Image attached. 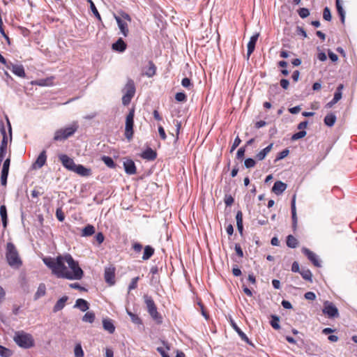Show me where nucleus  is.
I'll use <instances>...</instances> for the list:
<instances>
[{
	"instance_id": "1",
	"label": "nucleus",
	"mask_w": 357,
	"mask_h": 357,
	"mask_svg": "<svg viewBox=\"0 0 357 357\" xmlns=\"http://www.w3.org/2000/svg\"><path fill=\"white\" fill-rule=\"evenodd\" d=\"M43 261L52 270V273L59 278L81 280L84 275V272L79 266L78 262L75 261L70 254L59 255L55 259L45 257Z\"/></svg>"
},
{
	"instance_id": "16",
	"label": "nucleus",
	"mask_w": 357,
	"mask_h": 357,
	"mask_svg": "<svg viewBox=\"0 0 357 357\" xmlns=\"http://www.w3.org/2000/svg\"><path fill=\"white\" fill-rule=\"evenodd\" d=\"M46 160H47L46 151H43L38 156V158L33 165L34 167L35 168H41L45 164Z\"/></svg>"
},
{
	"instance_id": "55",
	"label": "nucleus",
	"mask_w": 357,
	"mask_h": 357,
	"mask_svg": "<svg viewBox=\"0 0 357 357\" xmlns=\"http://www.w3.org/2000/svg\"><path fill=\"white\" fill-rule=\"evenodd\" d=\"M118 16H120L121 20H125L129 22H131L130 16L128 13H125L124 11H119Z\"/></svg>"
},
{
	"instance_id": "42",
	"label": "nucleus",
	"mask_w": 357,
	"mask_h": 357,
	"mask_svg": "<svg viewBox=\"0 0 357 357\" xmlns=\"http://www.w3.org/2000/svg\"><path fill=\"white\" fill-rule=\"evenodd\" d=\"M12 354L13 352L11 350L0 345V356L1 357H10Z\"/></svg>"
},
{
	"instance_id": "60",
	"label": "nucleus",
	"mask_w": 357,
	"mask_h": 357,
	"mask_svg": "<svg viewBox=\"0 0 357 357\" xmlns=\"http://www.w3.org/2000/svg\"><path fill=\"white\" fill-rule=\"evenodd\" d=\"M234 202V198L231 195H227L225 198V203L226 206H231Z\"/></svg>"
},
{
	"instance_id": "8",
	"label": "nucleus",
	"mask_w": 357,
	"mask_h": 357,
	"mask_svg": "<svg viewBox=\"0 0 357 357\" xmlns=\"http://www.w3.org/2000/svg\"><path fill=\"white\" fill-rule=\"evenodd\" d=\"M105 280L109 285L115 283V268L113 266L106 267L105 269Z\"/></svg>"
},
{
	"instance_id": "28",
	"label": "nucleus",
	"mask_w": 357,
	"mask_h": 357,
	"mask_svg": "<svg viewBox=\"0 0 357 357\" xmlns=\"http://www.w3.org/2000/svg\"><path fill=\"white\" fill-rule=\"evenodd\" d=\"M153 254H154V249L150 245H146L144 248L142 259L148 260L153 255Z\"/></svg>"
},
{
	"instance_id": "25",
	"label": "nucleus",
	"mask_w": 357,
	"mask_h": 357,
	"mask_svg": "<svg viewBox=\"0 0 357 357\" xmlns=\"http://www.w3.org/2000/svg\"><path fill=\"white\" fill-rule=\"evenodd\" d=\"M273 146V144L271 143L268 146H266L265 149H264L263 150L259 151L256 155V158H257V160H264L266 158V156L267 155V154L271 151Z\"/></svg>"
},
{
	"instance_id": "24",
	"label": "nucleus",
	"mask_w": 357,
	"mask_h": 357,
	"mask_svg": "<svg viewBox=\"0 0 357 357\" xmlns=\"http://www.w3.org/2000/svg\"><path fill=\"white\" fill-rule=\"evenodd\" d=\"M126 93L134 96L135 93V86L134 81L129 79L125 86Z\"/></svg>"
},
{
	"instance_id": "47",
	"label": "nucleus",
	"mask_w": 357,
	"mask_h": 357,
	"mask_svg": "<svg viewBox=\"0 0 357 357\" xmlns=\"http://www.w3.org/2000/svg\"><path fill=\"white\" fill-rule=\"evenodd\" d=\"M323 18L326 21H331L332 16L331 10L328 7H326L323 11Z\"/></svg>"
},
{
	"instance_id": "29",
	"label": "nucleus",
	"mask_w": 357,
	"mask_h": 357,
	"mask_svg": "<svg viewBox=\"0 0 357 357\" xmlns=\"http://www.w3.org/2000/svg\"><path fill=\"white\" fill-rule=\"evenodd\" d=\"M73 172H76L81 176H87L89 174L90 169L85 168L82 165H76Z\"/></svg>"
},
{
	"instance_id": "23",
	"label": "nucleus",
	"mask_w": 357,
	"mask_h": 357,
	"mask_svg": "<svg viewBox=\"0 0 357 357\" xmlns=\"http://www.w3.org/2000/svg\"><path fill=\"white\" fill-rule=\"evenodd\" d=\"M102 326L103 328L111 334H112L115 331V326L111 319H104L102 320Z\"/></svg>"
},
{
	"instance_id": "20",
	"label": "nucleus",
	"mask_w": 357,
	"mask_h": 357,
	"mask_svg": "<svg viewBox=\"0 0 357 357\" xmlns=\"http://www.w3.org/2000/svg\"><path fill=\"white\" fill-rule=\"evenodd\" d=\"M68 300V297L67 296H64L59 299L53 307V312H57L61 310L65 307L66 303Z\"/></svg>"
},
{
	"instance_id": "49",
	"label": "nucleus",
	"mask_w": 357,
	"mask_h": 357,
	"mask_svg": "<svg viewBox=\"0 0 357 357\" xmlns=\"http://www.w3.org/2000/svg\"><path fill=\"white\" fill-rule=\"evenodd\" d=\"M289 153V151L286 149H284L283 151H282L281 152H280L277 157H276V159L275 160H282L283 158H284L285 157H287Z\"/></svg>"
},
{
	"instance_id": "59",
	"label": "nucleus",
	"mask_w": 357,
	"mask_h": 357,
	"mask_svg": "<svg viewBox=\"0 0 357 357\" xmlns=\"http://www.w3.org/2000/svg\"><path fill=\"white\" fill-rule=\"evenodd\" d=\"M305 298L307 300L314 301L316 298V295L312 291H307L304 295Z\"/></svg>"
},
{
	"instance_id": "9",
	"label": "nucleus",
	"mask_w": 357,
	"mask_h": 357,
	"mask_svg": "<svg viewBox=\"0 0 357 357\" xmlns=\"http://www.w3.org/2000/svg\"><path fill=\"white\" fill-rule=\"evenodd\" d=\"M59 160L61 162L62 165L68 170L73 171L76 165L74 162L73 160L69 158L66 155H61L59 156Z\"/></svg>"
},
{
	"instance_id": "50",
	"label": "nucleus",
	"mask_w": 357,
	"mask_h": 357,
	"mask_svg": "<svg viewBox=\"0 0 357 357\" xmlns=\"http://www.w3.org/2000/svg\"><path fill=\"white\" fill-rule=\"evenodd\" d=\"M337 10L339 15L340 16V20H341L342 23L344 24V20H345V12L343 10L342 6H338V7L337 8Z\"/></svg>"
},
{
	"instance_id": "2",
	"label": "nucleus",
	"mask_w": 357,
	"mask_h": 357,
	"mask_svg": "<svg viewBox=\"0 0 357 357\" xmlns=\"http://www.w3.org/2000/svg\"><path fill=\"white\" fill-rule=\"evenodd\" d=\"M6 259L10 266L19 268L22 265L17 249L13 243H8L6 249Z\"/></svg>"
},
{
	"instance_id": "41",
	"label": "nucleus",
	"mask_w": 357,
	"mask_h": 357,
	"mask_svg": "<svg viewBox=\"0 0 357 357\" xmlns=\"http://www.w3.org/2000/svg\"><path fill=\"white\" fill-rule=\"evenodd\" d=\"M75 357H83L84 356V351L82 348L81 344L77 343L74 349Z\"/></svg>"
},
{
	"instance_id": "62",
	"label": "nucleus",
	"mask_w": 357,
	"mask_h": 357,
	"mask_svg": "<svg viewBox=\"0 0 357 357\" xmlns=\"http://www.w3.org/2000/svg\"><path fill=\"white\" fill-rule=\"evenodd\" d=\"M8 173L1 172V183L2 185H6L7 183Z\"/></svg>"
},
{
	"instance_id": "61",
	"label": "nucleus",
	"mask_w": 357,
	"mask_h": 357,
	"mask_svg": "<svg viewBox=\"0 0 357 357\" xmlns=\"http://www.w3.org/2000/svg\"><path fill=\"white\" fill-rule=\"evenodd\" d=\"M234 248H235V251H236V255L239 257H243V250L241 249L240 245L239 244H236Z\"/></svg>"
},
{
	"instance_id": "18",
	"label": "nucleus",
	"mask_w": 357,
	"mask_h": 357,
	"mask_svg": "<svg viewBox=\"0 0 357 357\" xmlns=\"http://www.w3.org/2000/svg\"><path fill=\"white\" fill-rule=\"evenodd\" d=\"M126 44L122 38H119L117 41L112 44V49L116 52H123L126 49Z\"/></svg>"
},
{
	"instance_id": "26",
	"label": "nucleus",
	"mask_w": 357,
	"mask_h": 357,
	"mask_svg": "<svg viewBox=\"0 0 357 357\" xmlns=\"http://www.w3.org/2000/svg\"><path fill=\"white\" fill-rule=\"evenodd\" d=\"M324 121L326 126L332 127L336 121V116L333 113L328 114L325 116Z\"/></svg>"
},
{
	"instance_id": "6",
	"label": "nucleus",
	"mask_w": 357,
	"mask_h": 357,
	"mask_svg": "<svg viewBox=\"0 0 357 357\" xmlns=\"http://www.w3.org/2000/svg\"><path fill=\"white\" fill-rule=\"evenodd\" d=\"M134 116L135 109L132 108L130 110L126 119L125 137L128 141H130L133 137Z\"/></svg>"
},
{
	"instance_id": "4",
	"label": "nucleus",
	"mask_w": 357,
	"mask_h": 357,
	"mask_svg": "<svg viewBox=\"0 0 357 357\" xmlns=\"http://www.w3.org/2000/svg\"><path fill=\"white\" fill-rule=\"evenodd\" d=\"M143 298L149 315L157 323H162V316L158 312L156 305L152 297L151 296H149L148 294H144Z\"/></svg>"
},
{
	"instance_id": "33",
	"label": "nucleus",
	"mask_w": 357,
	"mask_h": 357,
	"mask_svg": "<svg viewBox=\"0 0 357 357\" xmlns=\"http://www.w3.org/2000/svg\"><path fill=\"white\" fill-rule=\"evenodd\" d=\"M298 245V240L292 235L287 237V245L291 248H296Z\"/></svg>"
},
{
	"instance_id": "53",
	"label": "nucleus",
	"mask_w": 357,
	"mask_h": 357,
	"mask_svg": "<svg viewBox=\"0 0 357 357\" xmlns=\"http://www.w3.org/2000/svg\"><path fill=\"white\" fill-rule=\"evenodd\" d=\"M10 159L8 158H7L4 162H3V168H2V171L3 172H6V173H8V172H9V167H10Z\"/></svg>"
},
{
	"instance_id": "36",
	"label": "nucleus",
	"mask_w": 357,
	"mask_h": 357,
	"mask_svg": "<svg viewBox=\"0 0 357 357\" xmlns=\"http://www.w3.org/2000/svg\"><path fill=\"white\" fill-rule=\"evenodd\" d=\"M95 320V314L93 312H87L82 317V321L88 323H93Z\"/></svg>"
},
{
	"instance_id": "54",
	"label": "nucleus",
	"mask_w": 357,
	"mask_h": 357,
	"mask_svg": "<svg viewBox=\"0 0 357 357\" xmlns=\"http://www.w3.org/2000/svg\"><path fill=\"white\" fill-rule=\"evenodd\" d=\"M56 218L60 221L62 222L65 219L64 213H63L62 210L61 208H57L56 211Z\"/></svg>"
},
{
	"instance_id": "56",
	"label": "nucleus",
	"mask_w": 357,
	"mask_h": 357,
	"mask_svg": "<svg viewBox=\"0 0 357 357\" xmlns=\"http://www.w3.org/2000/svg\"><path fill=\"white\" fill-rule=\"evenodd\" d=\"M241 139L237 136L234 141V143L231 147V150H230V152H233L238 146L239 144H241Z\"/></svg>"
},
{
	"instance_id": "51",
	"label": "nucleus",
	"mask_w": 357,
	"mask_h": 357,
	"mask_svg": "<svg viewBox=\"0 0 357 357\" xmlns=\"http://www.w3.org/2000/svg\"><path fill=\"white\" fill-rule=\"evenodd\" d=\"M186 98H187L186 95L184 93L178 92V93H176L175 99L178 102H184L186 100Z\"/></svg>"
},
{
	"instance_id": "30",
	"label": "nucleus",
	"mask_w": 357,
	"mask_h": 357,
	"mask_svg": "<svg viewBox=\"0 0 357 357\" xmlns=\"http://www.w3.org/2000/svg\"><path fill=\"white\" fill-rule=\"evenodd\" d=\"M95 233V227L91 225H87L82 230V236H90Z\"/></svg>"
},
{
	"instance_id": "39",
	"label": "nucleus",
	"mask_w": 357,
	"mask_h": 357,
	"mask_svg": "<svg viewBox=\"0 0 357 357\" xmlns=\"http://www.w3.org/2000/svg\"><path fill=\"white\" fill-rule=\"evenodd\" d=\"M279 322H280V318L278 316H276V315L271 316V325L274 329L278 330L280 328Z\"/></svg>"
},
{
	"instance_id": "38",
	"label": "nucleus",
	"mask_w": 357,
	"mask_h": 357,
	"mask_svg": "<svg viewBox=\"0 0 357 357\" xmlns=\"http://www.w3.org/2000/svg\"><path fill=\"white\" fill-rule=\"evenodd\" d=\"M102 160L107 167L110 168H114L116 166L113 159L109 156L103 155L102 157Z\"/></svg>"
},
{
	"instance_id": "44",
	"label": "nucleus",
	"mask_w": 357,
	"mask_h": 357,
	"mask_svg": "<svg viewBox=\"0 0 357 357\" xmlns=\"http://www.w3.org/2000/svg\"><path fill=\"white\" fill-rule=\"evenodd\" d=\"M128 314L130 316L132 321L136 324H141L142 321L140 318L135 314L127 310Z\"/></svg>"
},
{
	"instance_id": "31",
	"label": "nucleus",
	"mask_w": 357,
	"mask_h": 357,
	"mask_svg": "<svg viewBox=\"0 0 357 357\" xmlns=\"http://www.w3.org/2000/svg\"><path fill=\"white\" fill-rule=\"evenodd\" d=\"M0 215L1 217L3 227L6 228L7 227V209L5 205L0 206Z\"/></svg>"
},
{
	"instance_id": "17",
	"label": "nucleus",
	"mask_w": 357,
	"mask_h": 357,
	"mask_svg": "<svg viewBox=\"0 0 357 357\" xmlns=\"http://www.w3.org/2000/svg\"><path fill=\"white\" fill-rule=\"evenodd\" d=\"M295 198L296 196L294 195L293 197L291 204V218H292V227L295 229L297 226V215H296V203H295Z\"/></svg>"
},
{
	"instance_id": "12",
	"label": "nucleus",
	"mask_w": 357,
	"mask_h": 357,
	"mask_svg": "<svg viewBox=\"0 0 357 357\" xmlns=\"http://www.w3.org/2000/svg\"><path fill=\"white\" fill-rule=\"evenodd\" d=\"M259 36V33H256L254 34L250 39V41L248 43V51H247V56L248 58L252 54L255 50L256 43Z\"/></svg>"
},
{
	"instance_id": "46",
	"label": "nucleus",
	"mask_w": 357,
	"mask_h": 357,
	"mask_svg": "<svg viewBox=\"0 0 357 357\" xmlns=\"http://www.w3.org/2000/svg\"><path fill=\"white\" fill-rule=\"evenodd\" d=\"M298 13L301 18H305L310 15V11L307 8H301L298 10Z\"/></svg>"
},
{
	"instance_id": "15",
	"label": "nucleus",
	"mask_w": 357,
	"mask_h": 357,
	"mask_svg": "<svg viewBox=\"0 0 357 357\" xmlns=\"http://www.w3.org/2000/svg\"><path fill=\"white\" fill-rule=\"evenodd\" d=\"M125 172L126 174L132 175L136 173V167L135 162L132 160H128L123 162Z\"/></svg>"
},
{
	"instance_id": "19",
	"label": "nucleus",
	"mask_w": 357,
	"mask_h": 357,
	"mask_svg": "<svg viewBox=\"0 0 357 357\" xmlns=\"http://www.w3.org/2000/svg\"><path fill=\"white\" fill-rule=\"evenodd\" d=\"M1 132L3 135V139L0 144V152L6 153L7 145H8V137L3 127L1 129Z\"/></svg>"
},
{
	"instance_id": "32",
	"label": "nucleus",
	"mask_w": 357,
	"mask_h": 357,
	"mask_svg": "<svg viewBox=\"0 0 357 357\" xmlns=\"http://www.w3.org/2000/svg\"><path fill=\"white\" fill-rule=\"evenodd\" d=\"M231 326L243 340L245 341L248 343H250L249 339L247 337V335L238 328L236 324L233 321H231Z\"/></svg>"
},
{
	"instance_id": "45",
	"label": "nucleus",
	"mask_w": 357,
	"mask_h": 357,
	"mask_svg": "<svg viewBox=\"0 0 357 357\" xmlns=\"http://www.w3.org/2000/svg\"><path fill=\"white\" fill-rule=\"evenodd\" d=\"M139 280V277H135L132 279L129 286H128V291H130L132 289H135L137 287V282Z\"/></svg>"
},
{
	"instance_id": "37",
	"label": "nucleus",
	"mask_w": 357,
	"mask_h": 357,
	"mask_svg": "<svg viewBox=\"0 0 357 357\" xmlns=\"http://www.w3.org/2000/svg\"><path fill=\"white\" fill-rule=\"evenodd\" d=\"M344 89V85L342 84H340L335 92L333 99L335 102H338L342 98V91Z\"/></svg>"
},
{
	"instance_id": "40",
	"label": "nucleus",
	"mask_w": 357,
	"mask_h": 357,
	"mask_svg": "<svg viewBox=\"0 0 357 357\" xmlns=\"http://www.w3.org/2000/svg\"><path fill=\"white\" fill-rule=\"evenodd\" d=\"M87 2L89 3L90 4V8L92 11V13H93V15L97 17V19L100 21L101 20V17H100V15L99 14L94 3L93 2L92 0H87Z\"/></svg>"
},
{
	"instance_id": "22",
	"label": "nucleus",
	"mask_w": 357,
	"mask_h": 357,
	"mask_svg": "<svg viewBox=\"0 0 357 357\" xmlns=\"http://www.w3.org/2000/svg\"><path fill=\"white\" fill-rule=\"evenodd\" d=\"M75 307L79 308L82 312H86L89 310V305L84 299L78 298L75 302Z\"/></svg>"
},
{
	"instance_id": "3",
	"label": "nucleus",
	"mask_w": 357,
	"mask_h": 357,
	"mask_svg": "<svg viewBox=\"0 0 357 357\" xmlns=\"http://www.w3.org/2000/svg\"><path fill=\"white\" fill-rule=\"evenodd\" d=\"M13 340L19 347L24 349H29L34 346L33 336L23 331L15 332Z\"/></svg>"
},
{
	"instance_id": "58",
	"label": "nucleus",
	"mask_w": 357,
	"mask_h": 357,
	"mask_svg": "<svg viewBox=\"0 0 357 357\" xmlns=\"http://www.w3.org/2000/svg\"><path fill=\"white\" fill-rule=\"evenodd\" d=\"M70 287L72 289H79V291H87V289L85 287L80 286L78 283H71V284H70Z\"/></svg>"
},
{
	"instance_id": "14",
	"label": "nucleus",
	"mask_w": 357,
	"mask_h": 357,
	"mask_svg": "<svg viewBox=\"0 0 357 357\" xmlns=\"http://www.w3.org/2000/svg\"><path fill=\"white\" fill-rule=\"evenodd\" d=\"M287 185L286 183H283L282 181H278L274 183L272 188V191L275 194L279 195L287 189Z\"/></svg>"
},
{
	"instance_id": "10",
	"label": "nucleus",
	"mask_w": 357,
	"mask_h": 357,
	"mask_svg": "<svg viewBox=\"0 0 357 357\" xmlns=\"http://www.w3.org/2000/svg\"><path fill=\"white\" fill-rule=\"evenodd\" d=\"M302 252L315 266L319 267L321 266L317 256L312 251L310 250L308 248H303Z\"/></svg>"
},
{
	"instance_id": "35",
	"label": "nucleus",
	"mask_w": 357,
	"mask_h": 357,
	"mask_svg": "<svg viewBox=\"0 0 357 357\" xmlns=\"http://www.w3.org/2000/svg\"><path fill=\"white\" fill-rule=\"evenodd\" d=\"M149 66L145 72V75L149 77H151L155 74L156 67L152 61H149Z\"/></svg>"
},
{
	"instance_id": "43",
	"label": "nucleus",
	"mask_w": 357,
	"mask_h": 357,
	"mask_svg": "<svg viewBox=\"0 0 357 357\" xmlns=\"http://www.w3.org/2000/svg\"><path fill=\"white\" fill-rule=\"evenodd\" d=\"M306 135H307L306 131H305V130H300L299 132L294 134L291 136V139L292 141H296V140H298L299 139H301V138L305 137Z\"/></svg>"
},
{
	"instance_id": "34",
	"label": "nucleus",
	"mask_w": 357,
	"mask_h": 357,
	"mask_svg": "<svg viewBox=\"0 0 357 357\" xmlns=\"http://www.w3.org/2000/svg\"><path fill=\"white\" fill-rule=\"evenodd\" d=\"M300 274L304 280L312 282V274L309 269L302 268Z\"/></svg>"
},
{
	"instance_id": "21",
	"label": "nucleus",
	"mask_w": 357,
	"mask_h": 357,
	"mask_svg": "<svg viewBox=\"0 0 357 357\" xmlns=\"http://www.w3.org/2000/svg\"><path fill=\"white\" fill-rule=\"evenodd\" d=\"M142 157L144 159H146L148 160H153L157 157V153L155 151H153L151 148H147L142 154Z\"/></svg>"
},
{
	"instance_id": "5",
	"label": "nucleus",
	"mask_w": 357,
	"mask_h": 357,
	"mask_svg": "<svg viewBox=\"0 0 357 357\" xmlns=\"http://www.w3.org/2000/svg\"><path fill=\"white\" fill-rule=\"evenodd\" d=\"M78 129V125L74 123L71 126L57 130L54 136V140L63 141L72 136Z\"/></svg>"
},
{
	"instance_id": "64",
	"label": "nucleus",
	"mask_w": 357,
	"mask_h": 357,
	"mask_svg": "<svg viewBox=\"0 0 357 357\" xmlns=\"http://www.w3.org/2000/svg\"><path fill=\"white\" fill-rule=\"evenodd\" d=\"M142 245L140 244L139 243H135L133 245H132V248L133 250H135V252L139 253L142 251Z\"/></svg>"
},
{
	"instance_id": "7",
	"label": "nucleus",
	"mask_w": 357,
	"mask_h": 357,
	"mask_svg": "<svg viewBox=\"0 0 357 357\" xmlns=\"http://www.w3.org/2000/svg\"><path fill=\"white\" fill-rule=\"evenodd\" d=\"M323 313L330 318L337 317L339 316L337 308L334 304L328 301L324 303Z\"/></svg>"
},
{
	"instance_id": "63",
	"label": "nucleus",
	"mask_w": 357,
	"mask_h": 357,
	"mask_svg": "<svg viewBox=\"0 0 357 357\" xmlns=\"http://www.w3.org/2000/svg\"><path fill=\"white\" fill-rule=\"evenodd\" d=\"M236 225L243 223V213L241 211H238L236 213Z\"/></svg>"
},
{
	"instance_id": "48",
	"label": "nucleus",
	"mask_w": 357,
	"mask_h": 357,
	"mask_svg": "<svg viewBox=\"0 0 357 357\" xmlns=\"http://www.w3.org/2000/svg\"><path fill=\"white\" fill-rule=\"evenodd\" d=\"M256 165V162L252 158H247L245 160L244 165L246 168L254 167Z\"/></svg>"
},
{
	"instance_id": "13",
	"label": "nucleus",
	"mask_w": 357,
	"mask_h": 357,
	"mask_svg": "<svg viewBox=\"0 0 357 357\" xmlns=\"http://www.w3.org/2000/svg\"><path fill=\"white\" fill-rule=\"evenodd\" d=\"M10 66L6 65L8 69H10L12 72L18 77H25L26 74L24 72V67L22 65H15L10 63Z\"/></svg>"
},
{
	"instance_id": "27",
	"label": "nucleus",
	"mask_w": 357,
	"mask_h": 357,
	"mask_svg": "<svg viewBox=\"0 0 357 357\" xmlns=\"http://www.w3.org/2000/svg\"><path fill=\"white\" fill-rule=\"evenodd\" d=\"M46 287L44 283H40L38 287L37 291L34 295V300H38L39 298L45 295Z\"/></svg>"
},
{
	"instance_id": "57",
	"label": "nucleus",
	"mask_w": 357,
	"mask_h": 357,
	"mask_svg": "<svg viewBox=\"0 0 357 357\" xmlns=\"http://www.w3.org/2000/svg\"><path fill=\"white\" fill-rule=\"evenodd\" d=\"M181 84L185 88H190L191 86H192L190 79L188 77H185L182 79Z\"/></svg>"
},
{
	"instance_id": "52",
	"label": "nucleus",
	"mask_w": 357,
	"mask_h": 357,
	"mask_svg": "<svg viewBox=\"0 0 357 357\" xmlns=\"http://www.w3.org/2000/svg\"><path fill=\"white\" fill-rule=\"evenodd\" d=\"M132 98H133L132 96H130V94H127V93H125V94L123 95V96L122 98V103L124 105H128L130 102L131 99Z\"/></svg>"
},
{
	"instance_id": "11",
	"label": "nucleus",
	"mask_w": 357,
	"mask_h": 357,
	"mask_svg": "<svg viewBox=\"0 0 357 357\" xmlns=\"http://www.w3.org/2000/svg\"><path fill=\"white\" fill-rule=\"evenodd\" d=\"M114 18L118 24L119 28L123 35V36L127 37L129 33V29L128 27V24L126 22L121 20L120 16H116L114 15Z\"/></svg>"
}]
</instances>
